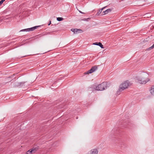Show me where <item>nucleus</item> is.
<instances>
[{
    "mask_svg": "<svg viewBox=\"0 0 154 154\" xmlns=\"http://www.w3.org/2000/svg\"><path fill=\"white\" fill-rule=\"evenodd\" d=\"M149 79L148 74L145 72L142 73L139 76L136 78V82L141 84H145L149 81Z\"/></svg>",
    "mask_w": 154,
    "mask_h": 154,
    "instance_id": "1",
    "label": "nucleus"
},
{
    "mask_svg": "<svg viewBox=\"0 0 154 154\" xmlns=\"http://www.w3.org/2000/svg\"><path fill=\"white\" fill-rule=\"evenodd\" d=\"M131 84L128 81H126L123 82L119 86V91H122L127 88L130 86Z\"/></svg>",
    "mask_w": 154,
    "mask_h": 154,
    "instance_id": "2",
    "label": "nucleus"
},
{
    "mask_svg": "<svg viewBox=\"0 0 154 154\" xmlns=\"http://www.w3.org/2000/svg\"><path fill=\"white\" fill-rule=\"evenodd\" d=\"M109 84L107 82H103L97 87V90L102 91L106 89Z\"/></svg>",
    "mask_w": 154,
    "mask_h": 154,
    "instance_id": "3",
    "label": "nucleus"
},
{
    "mask_svg": "<svg viewBox=\"0 0 154 154\" xmlns=\"http://www.w3.org/2000/svg\"><path fill=\"white\" fill-rule=\"evenodd\" d=\"M96 70V66H93L89 70L84 73V74H91L95 71Z\"/></svg>",
    "mask_w": 154,
    "mask_h": 154,
    "instance_id": "4",
    "label": "nucleus"
},
{
    "mask_svg": "<svg viewBox=\"0 0 154 154\" xmlns=\"http://www.w3.org/2000/svg\"><path fill=\"white\" fill-rule=\"evenodd\" d=\"M38 149L37 147L32 148L28 151L25 154H32L35 152Z\"/></svg>",
    "mask_w": 154,
    "mask_h": 154,
    "instance_id": "5",
    "label": "nucleus"
},
{
    "mask_svg": "<svg viewBox=\"0 0 154 154\" xmlns=\"http://www.w3.org/2000/svg\"><path fill=\"white\" fill-rule=\"evenodd\" d=\"M74 34H77L82 32L83 31L82 29H71Z\"/></svg>",
    "mask_w": 154,
    "mask_h": 154,
    "instance_id": "6",
    "label": "nucleus"
},
{
    "mask_svg": "<svg viewBox=\"0 0 154 154\" xmlns=\"http://www.w3.org/2000/svg\"><path fill=\"white\" fill-rule=\"evenodd\" d=\"M43 25H40V26H35L33 27L29 28H26V29H36L37 28H44L43 27Z\"/></svg>",
    "mask_w": 154,
    "mask_h": 154,
    "instance_id": "7",
    "label": "nucleus"
},
{
    "mask_svg": "<svg viewBox=\"0 0 154 154\" xmlns=\"http://www.w3.org/2000/svg\"><path fill=\"white\" fill-rule=\"evenodd\" d=\"M149 91L152 95H154V86H152L151 87Z\"/></svg>",
    "mask_w": 154,
    "mask_h": 154,
    "instance_id": "8",
    "label": "nucleus"
},
{
    "mask_svg": "<svg viewBox=\"0 0 154 154\" xmlns=\"http://www.w3.org/2000/svg\"><path fill=\"white\" fill-rule=\"evenodd\" d=\"M97 45H98L100 46V48H101L103 49L104 48V47L103 46V45L100 42H97Z\"/></svg>",
    "mask_w": 154,
    "mask_h": 154,
    "instance_id": "9",
    "label": "nucleus"
},
{
    "mask_svg": "<svg viewBox=\"0 0 154 154\" xmlns=\"http://www.w3.org/2000/svg\"><path fill=\"white\" fill-rule=\"evenodd\" d=\"M105 7H104L103 8H102L100 10L97 12V15H100V14H102L101 13V12H102V11L103 10V9L104 8H105Z\"/></svg>",
    "mask_w": 154,
    "mask_h": 154,
    "instance_id": "10",
    "label": "nucleus"
},
{
    "mask_svg": "<svg viewBox=\"0 0 154 154\" xmlns=\"http://www.w3.org/2000/svg\"><path fill=\"white\" fill-rule=\"evenodd\" d=\"M148 28H150V29H153L154 28V24H152L149 25V26Z\"/></svg>",
    "mask_w": 154,
    "mask_h": 154,
    "instance_id": "11",
    "label": "nucleus"
},
{
    "mask_svg": "<svg viewBox=\"0 0 154 154\" xmlns=\"http://www.w3.org/2000/svg\"><path fill=\"white\" fill-rule=\"evenodd\" d=\"M112 9H108L106 10V14H108V13L112 11Z\"/></svg>",
    "mask_w": 154,
    "mask_h": 154,
    "instance_id": "12",
    "label": "nucleus"
},
{
    "mask_svg": "<svg viewBox=\"0 0 154 154\" xmlns=\"http://www.w3.org/2000/svg\"><path fill=\"white\" fill-rule=\"evenodd\" d=\"M63 19L62 17H58L57 18V20L58 21H61Z\"/></svg>",
    "mask_w": 154,
    "mask_h": 154,
    "instance_id": "13",
    "label": "nucleus"
},
{
    "mask_svg": "<svg viewBox=\"0 0 154 154\" xmlns=\"http://www.w3.org/2000/svg\"><path fill=\"white\" fill-rule=\"evenodd\" d=\"M33 29H22L21 30L20 32H22V31H29L30 30H32Z\"/></svg>",
    "mask_w": 154,
    "mask_h": 154,
    "instance_id": "14",
    "label": "nucleus"
},
{
    "mask_svg": "<svg viewBox=\"0 0 154 154\" xmlns=\"http://www.w3.org/2000/svg\"><path fill=\"white\" fill-rule=\"evenodd\" d=\"M93 150H94V151H95V154H96V149H92L91 150V151L90 154H92V151H93ZM93 154H94V152H93Z\"/></svg>",
    "mask_w": 154,
    "mask_h": 154,
    "instance_id": "15",
    "label": "nucleus"
},
{
    "mask_svg": "<svg viewBox=\"0 0 154 154\" xmlns=\"http://www.w3.org/2000/svg\"><path fill=\"white\" fill-rule=\"evenodd\" d=\"M106 14V10L105 11H103V13L100 15H105V14Z\"/></svg>",
    "mask_w": 154,
    "mask_h": 154,
    "instance_id": "16",
    "label": "nucleus"
},
{
    "mask_svg": "<svg viewBox=\"0 0 154 154\" xmlns=\"http://www.w3.org/2000/svg\"><path fill=\"white\" fill-rule=\"evenodd\" d=\"M154 48V44L152 46H151V47L149 48V50H150L151 49H153Z\"/></svg>",
    "mask_w": 154,
    "mask_h": 154,
    "instance_id": "17",
    "label": "nucleus"
},
{
    "mask_svg": "<svg viewBox=\"0 0 154 154\" xmlns=\"http://www.w3.org/2000/svg\"><path fill=\"white\" fill-rule=\"evenodd\" d=\"M90 19L89 18H88L87 19H84L82 20L84 21H88V20H89Z\"/></svg>",
    "mask_w": 154,
    "mask_h": 154,
    "instance_id": "18",
    "label": "nucleus"
},
{
    "mask_svg": "<svg viewBox=\"0 0 154 154\" xmlns=\"http://www.w3.org/2000/svg\"><path fill=\"white\" fill-rule=\"evenodd\" d=\"M5 0H2L0 1V5H1L3 2L5 1Z\"/></svg>",
    "mask_w": 154,
    "mask_h": 154,
    "instance_id": "19",
    "label": "nucleus"
},
{
    "mask_svg": "<svg viewBox=\"0 0 154 154\" xmlns=\"http://www.w3.org/2000/svg\"><path fill=\"white\" fill-rule=\"evenodd\" d=\"M79 11L80 13H81L82 14H84V13L82 12L81 11H80L79 10Z\"/></svg>",
    "mask_w": 154,
    "mask_h": 154,
    "instance_id": "20",
    "label": "nucleus"
},
{
    "mask_svg": "<svg viewBox=\"0 0 154 154\" xmlns=\"http://www.w3.org/2000/svg\"><path fill=\"white\" fill-rule=\"evenodd\" d=\"M95 151H94V150H93L92 151V154H93V152H94V154H95Z\"/></svg>",
    "mask_w": 154,
    "mask_h": 154,
    "instance_id": "21",
    "label": "nucleus"
},
{
    "mask_svg": "<svg viewBox=\"0 0 154 154\" xmlns=\"http://www.w3.org/2000/svg\"><path fill=\"white\" fill-rule=\"evenodd\" d=\"M51 21H49V24H48V26L50 25V24H51Z\"/></svg>",
    "mask_w": 154,
    "mask_h": 154,
    "instance_id": "22",
    "label": "nucleus"
},
{
    "mask_svg": "<svg viewBox=\"0 0 154 154\" xmlns=\"http://www.w3.org/2000/svg\"><path fill=\"white\" fill-rule=\"evenodd\" d=\"M147 39H148V38H147L146 39V40H144V42H146V41H148V40H147Z\"/></svg>",
    "mask_w": 154,
    "mask_h": 154,
    "instance_id": "23",
    "label": "nucleus"
},
{
    "mask_svg": "<svg viewBox=\"0 0 154 154\" xmlns=\"http://www.w3.org/2000/svg\"><path fill=\"white\" fill-rule=\"evenodd\" d=\"M93 44L95 45H96V42L94 43Z\"/></svg>",
    "mask_w": 154,
    "mask_h": 154,
    "instance_id": "24",
    "label": "nucleus"
},
{
    "mask_svg": "<svg viewBox=\"0 0 154 154\" xmlns=\"http://www.w3.org/2000/svg\"><path fill=\"white\" fill-rule=\"evenodd\" d=\"M76 119H78V117H76Z\"/></svg>",
    "mask_w": 154,
    "mask_h": 154,
    "instance_id": "25",
    "label": "nucleus"
}]
</instances>
